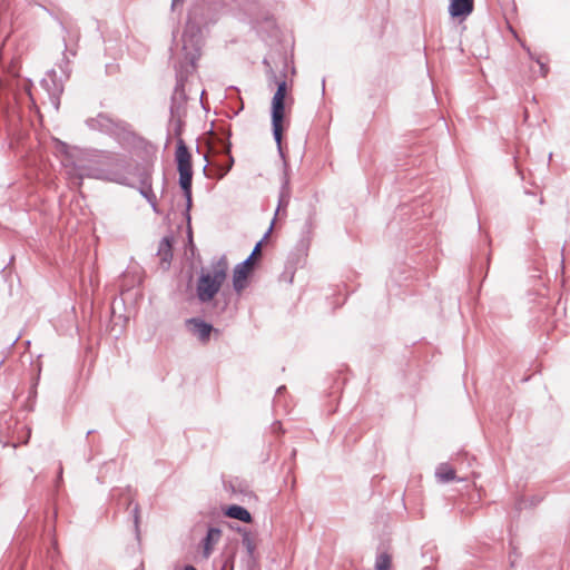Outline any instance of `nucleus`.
Segmentation results:
<instances>
[{"instance_id": "1", "label": "nucleus", "mask_w": 570, "mask_h": 570, "mask_svg": "<svg viewBox=\"0 0 570 570\" xmlns=\"http://www.w3.org/2000/svg\"><path fill=\"white\" fill-rule=\"evenodd\" d=\"M206 146L207 150L204 157L213 168L207 171L205 166L204 171L208 177L220 179L230 170L234 163L230 156V145L223 137L210 131L206 139Z\"/></svg>"}, {"instance_id": "2", "label": "nucleus", "mask_w": 570, "mask_h": 570, "mask_svg": "<svg viewBox=\"0 0 570 570\" xmlns=\"http://www.w3.org/2000/svg\"><path fill=\"white\" fill-rule=\"evenodd\" d=\"M228 271V259L222 256L208 269L202 272L196 288L200 302H210L216 296L227 278Z\"/></svg>"}, {"instance_id": "3", "label": "nucleus", "mask_w": 570, "mask_h": 570, "mask_svg": "<svg viewBox=\"0 0 570 570\" xmlns=\"http://www.w3.org/2000/svg\"><path fill=\"white\" fill-rule=\"evenodd\" d=\"M175 159L177 163V170L179 174V185L187 200L190 202L193 181L191 154L189 153L183 138L177 139Z\"/></svg>"}, {"instance_id": "4", "label": "nucleus", "mask_w": 570, "mask_h": 570, "mask_svg": "<svg viewBox=\"0 0 570 570\" xmlns=\"http://www.w3.org/2000/svg\"><path fill=\"white\" fill-rule=\"evenodd\" d=\"M287 95V83L282 81L277 86L272 100V125L274 138L281 148L282 137L284 131L285 119V98Z\"/></svg>"}, {"instance_id": "5", "label": "nucleus", "mask_w": 570, "mask_h": 570, "mask_svg": "<svg viewBox=\"0 0 570 570\" xmlns=\"http://www.w3.org/2000/svg\"><path fill=\"white\" fill-rule=\"evenodd\" d=\"M254 268L249 267L248 263H240L235 266L233 271V287L240 294L248 285V279Z\"/></svg>"}, {"instance_id": "6", "label": "nucleus", "mask_w": 570, "mask_h": 570, "mask_svg": "<svg viewBox=\"0 0 570 570\" xmlns=\"http://www.w3.org/2000/svg\"><path fill=\"white\" fill-rule=\"evenodd\" d=\"M449 13L453 19L464 20L474 10V0H449Z\"/></svg>"}, {"instance_id": "7", "label": "nucleus", "mask_w": 570, "mask_h": 570, "mask_svg": "<svg viewBox=\"0 0 570 570\" xmlns=\"http://www.w3.org/2000/svg\"><path fill=\"white\" fill-rule=\"evenodd\" d=\"M187 324L190 327L191 333L203 343H206L209 340L210 333L214 331L210 324L198 318L188 320Z\"/></svg>"}, {"instance_id": "8", "label": "nucleus", "mask_w": 570, "mask_h": 570, "mask_svg": "<svg viewBox=\"0 0 570 570\" xmlns=\"http://www.w3.org/2000/svg\"><path fill=\"white\" fill-rule=\"evenodd\" d=\"M220 537H222V531L219 529L210 528L208 530L207 535L204 540V548H203L204 558H208L212 554L214 547L217 544Z\"/></svg>"}, {"instance_id": "9", "label": "nucleus", "mask_w": 570, "mask_h": 570, "mask_svg": "<svg viewBox=\"0 0 570 570\" xmlns=\"http://www.w3.org/2000/svg\"><path fill=\"white\" fill-rule=\"evenodd\" d=\"M225 514L229 518L240 520L243 522L249 523L252 522L250 513L240 505H230L225 510Z\"/></svg>"}, {"instance_id": "10", "label": "nucleus", "mask_w": 570, "mask_h": 570, "mask_svg": "<svg viewBox=\"0 0 570 570\" xmlns=\"http://www.w3.org/2000/svg\"><path fill=\"white\" fill-rule=\"evenodd\" d=\"M435 475L440 482H450L456 479L454 468L448 463L440 464L436 469Z\"/></svg>"}, {"instance_id": "11", "label": "nucleus", "mask_w": 570, "mask_h": 570, "mask_svg": "<svg viewBox=\"0 0 570 570\" xmlns=\"http://www.w3.org/2000/svg\"><path fill=\"white\" fill-rule=\"evenodd\" d=\"M375 570H393L392 569V557L391 554L383 552L376 557Z\"/></svg>"}, {"instance_id": "12", "label": "nucleus", "mask_w": 570, "mask_h": 570, "mask_svg": "<svg viewBox=\"0 0 570 570\" xmlns=\"http://www.w3.org/2000/svg\"><path fill=\"white\" fill-rule=\"evenodd\" d=\"M159 256L163 262L169 263L171 259V245L168 238H165L159 246Z\"/></svg>"}, {"instance_id": "13", "label": "nucleus", "mask_w": 570, "mask_h": 570, "mask_svg": "<svg viewBox=\"0 0 570 570\" xmlns=\"http://www.w3.org/2000/svg\"><path fill=\"white\" fill-rule=\"evenodd\" d=\"M261 255H262V242L256 244V246L254 247L249 257L246 261H244L243 263H248L249 267L254 268L255 262L261 257Z\"/></svg>"}, {"instance_id": "14", "label": "nucleus", "mask_w": 570, "mask_h": 570, "mask_svg": "<svg viewBox=\"0 0 570 570\" xmlns=\"http://www.w3.org/2000/svg\"><path fill=\"white\" fill-rule=\"evenodd\" d=\"M538 63L540 66L542 76H546L547 72H548V68L546 67V65L541 60H538Z\"/></svg>"}, {"instance_id": "15", "label": "nucleus", "mask_w": 570, "mask_h": 570, "mask_svg": "<svg viewBox=\"0 0 570 570\" xmlns=\"http://www.w3.org/2000/svg\"><path fill=\"white\" fill-rule=\"evenodd\" d=\"M243 541H244V543L246 544L247 549H248L249 551H252V550H253V547H252V542H250V540H249L248 535H245V537H244V539H243Z\"/></svg>"}, {"instance_id": "16", "label": "nucleus", "mask_w": 570, "mask_h": 570, "mask_svg": "<svg viewBox=\"0 0 570 570\" xmlns=\"http://www.w3.org/2000/svg\"><path fill=\"white\" fill-rule=\"evenodd\" d=\"M185 570H196V569L194 567H191V566H188V567L185 568Z\"/></svg>"}, {"instance_id": "17", "label": "nucleus", "mask_w": 570, "mask_h": 570, "mask_svg": "<svg viewBox=\"0 0 570 570\" xmlns=\"http://www.w3.org/2000/svg\"><path fill=\"white\" fill-rule=\"evenodd\" d=\"M178 1L179 0H173V7H175Z\"/></svg>"}]
</instances>
